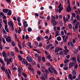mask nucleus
I'll use <instances>...</instances> for the list:
<instances>
[{"mask_svg":"<svg viewBox=\"0 0 80 80\" xmlns=\"http://www.w3.org/2000/svg\"><path fill=\"white\" fill-rule=\"evenodd\" d=\"M10 22L9 21L8 22V25H9L10 27H12V28H11V29L12 30H14V28L13 27V23L12 21H10Z\"/></svg>","mask_w":80,"mask_h":80,"instance_id":"1","label":"nucleus"},{"mask_svg":"<svg viewBox=\"0 0 80 80\" xmlns=\"http://www.w3.org/2000/svg\"><path fill=\"white\" fill-rule=\"evenodd\" d=\"M26 58L27 60H28L29 62H30V63H32V62H33V59L31 57H30L29 56H27L26 57Z\"/></svg>","mask_w":80,"mask_h":80,"instance_id":"2","label":"nucleus"},{"mask_svg":"<svg viewBox=\"0 0 80 80\" xmlns=\"http://www.w3.org/2000/svg\"><path fill=\"white\" fill-rule=\"evenodd\" d=\"M75 65V62H74L73 61H72V62H70L69 64V68H72L73 67V66H74Z\"/></svg>","mask_w":80,"mask_h":80,"instance_id":"3","label":"nucleus"},{"mask_svg":"<svg viewBox=\"0 0 80 80\" xmlns=\"http://www.w3.org/2000/svg\"><path fill=\"white\" fill-rule=\"evenodd\" d=\"M22 64H24V65L26 64V65L27 66L28 65V62H27V60H25V61L24 60H22Z\"/></svg>","mask_w":80,"mask_h":80,"instance_id":"4","label":"nucleus"},{"mask_svg":"<svg viewBox=\"0 0 80 80\" xmlns=\"http://www.w3.org/2000/svg\"><path fill=\"white\" fill-rule=\"evenodd\" d=\"M51 46H52V44L51 43L49 45H48L46 47V48H45L46 50H48V49H49V48H50V47Z\"/></svg>","mask_w":80,"mask_h":80,"instance_id":"5","label":"nucleus"},{"mask_svg":"<svg viewBox=\"0 0 80 80\" xmlns=\"http://www.w3.org/2000/svg\"><path fill=\"white\" fill-rule=\"evenodd\" d=\"M71 60L74 61L73 62L74 63H75L77 62V58L74 57H73L72 58Z\"/></svg>","mask_w":80,"mask_h":80,"instance_id":"6","label":"nucleus"},{"mask_svg":"<svg viewBox=\"0 0 80 80\" xmlns=\"http://www.w3.org/2000/svg\"><path fill=\"white\" fill-rule=\"evenodd\" d=\"M2 12L3 13H7L8 12V9H3L2 10Z\"/></svg>","mask_w":80,"mask_h":80,"instance_id":"7","label":"nucleus"},{"mask_svg":"<svg viewBox=\"0 0 80 80\" xmlns=\"http://www.w3.org/2000/svg\"><path fill=\"white\" fill-rule=\"evenodd\" d=\"M80 25V22H77V23L75 25L74 28L75 29H77V28H78V25Z\"/></svg>","mask_w":80,"mask_h":80,"instance_id":"8","label":"nucleus"},{"mask_svg":"<svg viewBox=\"0 0 80 80\" xmlns=\"http://www.w3.org/2000/svg\"><path fill=\"white\" fill-rule=\"evenodd\" d=\"M6 40L7 42H9V43H10L12 42V39L10 38H6Z\"/></svg>","mask_w":80,"mask_h":80,"instance_id":"9","label":"nucleus"},{"mask_svg":"<svg viewBox=\"0 0 80 80\" xmlns=\"http://www.w3.org/2000/svg\"><path fill=\"white\" fill-rule=\"evenodd\" d=\"M53 26L54 27V26H56L57 24V21H56V20H53Z\"/></svg>","mask_w":80,"mask_h":80,"instance_id":"10","label":"nucleus"},{"mask_svg":"<svg viewBox=\"0 0 80 80\" xmlns=\"http://www.w3.org/2000/svg\"><path fill=\"white\" fill-rule=\"evenodd\" d=\"M68 9V8L67 7V12H71L72 11V8H69Z\"/></svg>","mask_w":80,"mask_h":80,"instance_id":"11","label":"nucleus"},{"mask_svg":"<svg viewBox=\"0 0 80 80\" xmlns=\"http://www.w3.org/2000/svg\"><path fill=\"white\" fill-rule=\"evenodd\" d=\"M22 75H23L24 78H26V77H27V74L24 72H22Z\"/></svg>","mask_w":80,"mask_h":80,"instance_id":"12","label":"nucleus"},{"mask_svg":"<svg viewBox=\"0 0 80 80\" xmlns=\"http://www.w3.org/2000/svg\"><path fill=\"white\" fill-rule=\"evenodd\" d=\"M46 57L47 59H50V58H52V56L51 55V56H50V55L49 54L48 55L46 56Z\"/></svg>","mask_w":80,"mask_h":80,"instance_id":"13","label":"nucleus"},{"mask_svg":"<svg viewBox=\"0 0 80 80\" xmlns=\"http://www.w3.org/2000/svg\"><path fill=\"white\" fill-rule=\"evenodd\" d=\"M68 77L70 79V80H73V78H72V76L71 74H70L69 75Z\"/></svg>","mask_w":80,"mask_h":80,"instance_id":"14","label":"nucleus"},{"mask_svg":"<svg viewBox=\"0 0 80 80\" xmlns=\"http://www.w3.org/2000/svg\"><path fill=\"white\" fill-rule=\"evenodd\" d=\"M44 75V77L46 80H47V77H48V75H47V73H43Z\"/></svg>","mask_w":80,"mask_h":80,"instance_id":"15","label":"nucleus"},{"mask_svg":"<svg viewBox=\"0 0 80 80\" xmlns=\"http://www.w3.org/2000/svg\"><path fill=\"white\" fill-rule=\"evenodd\" d=\"M1 68L2 71H3V72H5V68L3 66L1 67Z\"/></svg>","mask_w":80,"mask_h":80,"instance_id":"16","label":"nucleus"},{"mask_svg":"<svg viewBox=\"0 0 80 80\" xmlns=\"http://www.w3.org/2000/svg\"><path fill=\"white\" fill-rule=\"evenodd\" d=\"M21 20V18H20V17H18V18H17V20L18 22H20Z\"/></svg>","mask_w":80,"mask_h":80,"instance_id":"17","label":"nucleus"},{"mask_svg":"<svg viewBox=\"0 0 80 80\" xmlns=\"http://www.w3.org/2000/svg\"><path fill=\"white\" fill-rule=\"evenodd\" d=\"M63 10V8L62 7H60L59 8V13H61V11Z\"/></svg>","mask_w":80,"mask_h":80,"instance_id":"18","label":"nucleus"},{"mask_svg":"<svg viewBox=\"0 0 80 80\" xmlns=\"http://www.w3.org/2000/svg\"><path fill=\"white\" fill-rule=\"evenodd\" d=\"M40 79H41V80H45V77L43 76V75H42V77H40Z\"/></svg>","mask_w":80,"mask_h":80,"instance_id":"19","label":"nucleus"},{"mask_svg":"<svg viewBox=\"0 0 80 80\" xmlns=\"http://www.w3.org/2000/svg\"><path fill=\"white\" fill-rule=\"evenodd\" d=\"M11 45H12V46H13V47L15 46V43L13 41H12Z\"/></svg>","mask_w":80,"mask_h":80,"instance_id":"20","label":"nucleus"},{"mask_svg":"<svg viewBox=\"0 0 80 80\" xmlns=\"http://www.w3.org/2000/svg\"><path fill=\"white\" fill-rule=\"evenodd\" d=\"M59 24L60 25V26H63V23H62V21H59L58 22Z\"/></svg>","mask_w":80,"mask_h":80,"instance_id":"21","label":"nucleus"},{"mask_svg":"<svg viewBox=\"0 0 80 80\" xmlns=\"http://www.w3.org/2000/svg\"><path fill=\"white\" fill-rule=\"evenodd\" d=\"M80 16H79V15H78L76 16V18L78 20H80Z\"/></svg>","mask_w":80,"mask_h":80,"instance_id":"22","label":"nucleus"},{"mask_svg":"<svg viewBox=\"0 0 80 80\" xmlns=\"http://www.w3.org/2000/svg\"><path fill=\"white\" fill-rule=\"evenodd\" d=\"M28 32H32V28H28Z\"/></svg>","mask_w":80,"mask_h":80,"instance_id":"23","label":"nucleus"},{"mask_svg":"<svg viewBox=\"0 0 80 80\" xmlns=\"http://www.w3.org/2000/svg\"><path fill=\"white\" fill-rule=\"evenodd\" d=\"M24 28H26L28 27V24H23Z\"/></svg>","mask_w":80,"mask_h":80,"instance_id":"24","label":"nucleus"},{"mask_svg":"<svg viewBox=\"0 0 80 80\" xmlns=\"http://www.w3.org/2000/svg\"><path fill=\"white\" fill-rule=\"evenodd\" d=\"M18 70L19 73H21V72H22V69H20V68H18Z\"/></svg>","mask_w":80,"mask_h":80,"instance_id":"25","label":"nucleus"},{"mask_svg":"<svg viewBox=\"0 0 80 80\" xmlns=\"http://www.w3.org/2000/svg\"><path fill=\"white\" fill-rule=\"evenodd\" d=\"M68 27L70 29H72V24H69Z\"/></svg>","mask_w":80,"mask_h":80,"instance_id":"26","label":"nucleus"},{"mask_svg":"<svg viewBox=\"0 0 80 80\" xmlns=\"http://www.w3.org/2000/svg\"><path fill=\"white\" fill-rule=\"evenodd\" d=\"M10 54L12 57H14V52H10Z\"/></svg>","mask_w":80,"mask_h":80,"instance_id":"27","label":"nucleus"},{"mask_svg":"<svg viewBox=\"0 0 80 80\" xmlns=\"http://www.w3.org/2000/svg\"><path fill=\"white\" fill-rule=\"evenodd\" d=\"M46 66H50L51 65V64L50 62H47L46 63Z\"/></svg>","mask_w":80,"mask_h":80,"instance_id":"28","label":"nucleus"},{"mask_svg":"<svg viewBox=\"0 0 80 80\" xmlns=\"http://www.w3.org/2000/svg\"><path fill=\"white\" fill-rule=\"evenodd\" d=\"M48 70H49V72L51 73H53V71L51 70V69H50V68H49L48 69Z\"/></svg>","mask_w":80,"mask_h":80,"instance_id":"29","label":"nucleus"},{"mask_svg":"<svg viewBox=\"0 0 80 80\" xmlns=\"http://www.w3.org/2000/svg\"><path fill=\"white\" fill-rule=\"evenodd\" d=\"M53 72L54 74L56 75H57V74H58V73H57V70H56V69L54 70Z\"/></svg>","mask_w":80,"mask_h":80,"instance_id":"30","label":"nucleus"},{"mask_svg":"<svg viewBox=\"0 0 80 80\" xmlns=\"http://www.w3.org/2000/svg\"><path fill=\"white\" fill-rule=\"evenodd\" d=\"M57 40H58V41H60L62 40V38H61V37H58L57 38Z\"/></svg>","mask_w":80,"mask_h":80,"instance_id":"31","label":"nucleus"},{"mask_svg":"<svg viewBox=\"0 0 80 80\" xmlns=\"http://www.w3.org/2000/svg\"><path fill=\"white\" fill-rule=\"evenodd\" d=\"M51 18L52 20H55V19H56L55 17L53 16H51Z\"/></svg>","mask_w":80,"mask_h":80,"instance_id":"32","label":"nucleus"},{"mask_svg":"<svg viewBox=\"0 0 80 80\" xmlns=\"http://www.w3.org/2000/svg\"><path fill=\"white\" fill-rule=\"evenodd\" d=\"M72 17H76V14L75 13H72Z\"/></svg>","mask_w":80,"mask_h":80,"instance_id":"33","label":"nucleus"},{"mask_svg":"<svg viewBox=\"0 0 80 80\" xmlns=\"http://www.w3.org/2000/svg\"><path fill=\"white\" fill-rule=\"evenodd\" d=\"M34 14L35 17H37L39 16V14L37 13H35Z\"/></svg>","mask_w":80,"mask_h":80,"instance_id":"34","label":"nucleus"},{"mask_svg":"<svg viewBox=\"0 0 80 80\" xmlns=\"http://www.w3.org/2000/svg\"><path fill=\"white\" fill-rule=\"evenodd\" d=\"M2 41L4 44H5V43H6V42L5 41V39H4L3 38H2Z\"/></svg>","mask_w":80,"mask_h":80,"instance_id":"35","label":"nucleus"},{"mask_svg":"<svg viewBox=\"0 0 80 80\" xmlns=\"http://www.w3.org/2000/svg\"><path fill=\"white\" fill-rule=\"evenodd\" d=\"M69 62V60L66 59V60H65L64 61V63H68Z\"/></svg>","mask_w":80,"mask_h":80,"instance_id":"36","label":"nucleus"},{"mask_svg":"<svg viewBox=\"0 0 80 80\" xmlns=\"http://www.w3.org/2000/svg\"><path fill=\"white\" fill-rule=\"evenodd\" d=\"M42 60L44 62H45V58L44 57H42Z\"/></svg>","mask_w":80,"mask_h":80,"instance_id":"37","label":"nucleus"},{"mask_svg":"<svg viewBox=\"0 0 80 80\" xmlns=\"http://www.w3.org/2000/svg\"><path fill=\"white\" fill-rule=\"evenodd\" d=\"M3 22H4L5 25H7V21L6 20H3Z\"/></svg>","mask_w":80,"mask_h":80,"instance_id":"38","label":"nucleus"},{"mask_svg":"<svg viewBox=\"0 0 80 80\" xmlns=\"http://www.w3.org/2000/svg\"><path fill=\"white\" fill-rule=\"evenodd\" d=\"M73 75H76L77 74V72L75 71V70H74L73 71Z\"/></svg>","mask_w":80,"mask_h":80,"instance_id":"39","label":"nucleus"},{"mask_svg":"<svg viewBox=\"0 0 80 80\" xmlns=\"http://www.w3.org/2000/svg\"><path fill=\"white\" fill-rule=\"evenodd\" d=\"M15 50H16L17 52H18V48H17V47H15Z\"/></svg>","mask_w":80,"mask_h":80,"instance_id":"40","label":"nucleus"},{"mask_svg":"<svg viewBox=\"0 0 80 80\" xmlns=\"http://www.w3.org/2000/svg\"><path fill=\"white\" fill-rule=\"evenodd\" d=\"M50 16H48L47 17V20L48 21H49L50 20Z\"/></svg>","mask_w":80,"mask_h":80,"instance_id":"41","label":"nucleus"},{"mask_svg":"<svg viewBox=\"0 0 80 80\" xmlns=\"http://www.w3.org/2000/svg\"><path fill=\"white\" fill-rule=\"evenodd\" d=\"M37 40H38V41H40V40H41V38L40 36H38L37 37Z\"/></svg>","mask_w":80,"mask_h":80,"instance_id":"42","label":"nucleus"},{"mask_svg":"<svg viewBox=\"0 0 80 80\" xmlns=\"http://www.w3.org/2000/svg\"><path fill=\"white\" fill-rule=\"evenodd\" d=\"M10 62L9 60H8V59L7 58V65H8V64H10Z\"/></svg>","mask_w":80,"mask_h":80,"instance_id":"43","label":"nucleus"},{"mask_svg":"<svg viewBox=\"0 0 80 80\" xmlns=\"http://www.w3.org/2000/svg\"><path fill=\"white\" fill-rule=\"evenodd\" d=\"M59 55H63V51H61L59 52Z\"/></svg>","mask_w":80,"mask_h":80,"instance_id":"44","label":"nucleus"},{"mask_svg":"<svg viewBox=\"0 0 80 80\" xmlns=\"http://www.w3.org/2000/svg\"><path fill=\"white\" fill-rule=\"evenodd\" d=\"M34 56L35 57H36V58H37V57H38V55L37 53H36L35 55Z\"/></svg>","mask_w":80,"mask_h":80,"instance_id":"45","label":"nucleus"},{"mask_svg":"<svg viewBox=\"0 0 80 80\" xmlns=\"http://www.w3.org/2000/svg\"><path fill=\"white\" fill-rule=\"evenodd\" d=\"M38 61L40 62L41 61V57L39 56V57L38 58Z\"/></svg>","mask_w":80,"mask_h":80,"instance_id":"46","label":"nucleus"},{"mask_svg":"<svg viewBox=\"0 0 80 80\" xmlns=\"http://www.w3.org/2000/svg\"><path fill=\"white\" fill-rule=\"evenodd\" d=\"M37 73L38 75H40L41 74V72H40V71H38L37 72Z\"/></svg>","mask_w":80,"mask_h":80,"instance_id":"47","label":"nucleus"},{"mask_svg":"<svg viewBox=\"0 0 80 80\" xmlns=\"http://www.w3.org/2000/svg\"><path fill=\"white\" fill-rule=\"evenodd\" d=\"M7 15H8V16H11V15H12V13L11 12H8L7 13Z\"/></svg>","mask_w":80,"mask_h":80,"instance_id":"48","label":"nucleus"},{"mask_svg":"<svg viewBox=\"0 0 80 80\" xmlns=\"http://www.w3.org/2000/svg\"><path fill=\"white\" fill-rule=\"evenodd\" d=\"M25 38L26 40H27L28 39V38H29V36H28V35H26L25 36Z\"/></svg>","mask_w":80,"mask_h":80,"instance_id":"49","label":"nucleus"},{"mask_svg":"<svg viewBox=\"0 0 80 80\" xmlns=\"http://www.w3.org/2000/svg\"><path fill=\"white\" fill-rule=\"evenodd\" d=\"M78 68V65L77 64H76L75 65V66L74 67V68L75 69H77Z\"/></svg>","mask_w":80,"mask_h":80,"instance_id":"50","label":"nucleus"},{"mask_svg":"<svg viewBox=\"0 0 80 80\" xmlns=\"http://www.w3.org/2000/svg\"><path fill=\"white\" fill-rule=\"evenodd\" d=\"M18 57L21 61H22V57H21V56L19 55Z\"/></svg>","mask_w":80,"mask_h":80,"instance_id":"51","label":"nucleus"},{"mask_svg":"<svg viewBox=\"0 0 80 80\" xmlns=\"http://www.w3.org/2000/svg\"><path fill=\"white\" fill-rule=\"evenodd\" d=\"M45 72H46V73H49V72L48 71V70L47 69H45Z\"/></svg>","mask_w":80,"mask_h":80,"instance_id":"52","label":"nucleus"},{"mask_svg":"<svg viewBox=\"0 0 80 80\" xmlns=\"http://www.w3.org/2000/svg\"><path fill=\"white\" fill-rule=\"evenodd\" d=\"M77 61L79 63H80V60L79 59V56H78L77 57Z\"/></svg>","mask_w":80,"mask_h":80,"instance_id":"53","label":"nucleus"},{"mask_svg":"<svg viewBox=\"0 0 80 80\" xmlns=\"http://www.w3.org/2000/svg\"><path fill=\"white\" fill-rule=\"evenodd\" d=\"M61 33V35H64V32H63V31H62Z\"/></svg>","mask_w":80,"mask_h":80,"instance_id":"54","label":"nucleus"},{"mask_svg":"<svg viewBox=\"0 0 80 80\" xmlns=\"http://www.w3.org/2000/svg\"><path fill=\"white\" fill-rule=\"evenodd\" d=\"M63 20H64L65 23H66L67 22V21H66V19H65V18L64 16L63 17Z\"/></svg>","mask_w":80,"mask_h":80,"instance_id":"55","label":"nucleus"},{"mask_svg":"<svg viewBox=\"0 0 80 80\" xmlns=\"http://www.w3.org/2000/svg\"><path fill=\"white\" fill-rule=\"evenodd\" d=\"M58 50L59 52H60V50H63V49H62V48H59L58 47Z\"/></svg>","mask_w":80,"mask_h":80,"instance_id":"56","label":"nucleus"},{"mask_svg":"<svg viewBox=\"0 0 80 80\" xmlns=\"http://www.w3.org/2000/svg\"><path fill=\"white\" fill-rule=\"evenodd\" d=\"M13 19L14 20H15V21H17V18H16V17H15L13 16Z\"/></svg>","mask_w":80,"mask_h":80,"instance_id":"57","label":"nucleus"},{"mask_svg":"<svg viewBox=\"0 0 80 80\" xmlns=\"http://www.w3.org/2000/svg\"><path fill=\"white\" fill-rule=\"evenodd\" d=\"M2 18L3 19H6V18H7V17L5 15H3V16H2Z\"/></svg>","mask_w":80,"mask_h":80,"instance_id":"58","label":"nucleus"},{"mask_svg":"<svg viewBox=\"0 0 80 80\" xmlns=\"http://www.w3.org/2000/svg\"><path fill=\"white\" fill-rule=\"evenodd\" d=\"M42 20H39L38 21V25H39L40 24V22H42Z\"/></svg>","mask_w":80,"mask_h":80,"instance_id":"59","label":"nucleus"},{"mask_svg":"<svg viewBox=\"0 0 80 80\" xmlns=\"http://www.w3.org/2000/svg\"><path fill=\"white\" fill-rule=\"evenodd\" d=\"M63 68L64 70H68V68L67 67H65Z\"/></svg>","mask_w":80,"mask_h":80,"instance_id":"60","label":"nucleus"},{"mask_svg":"<svg viewBox=\"0 0 80 80\" xmlns=\"http://www.w3.org/2000/svg\"><path fill=\"white\" fill-rule=\"evenodd\" d=\"M56 28H57L56 27H53L54 31L55 32L57 31V29Z\"/></svg>","mask_w":80,"mask_h":80,"instance_id":"61","label":"nucleus"},{"mask_svg":"<svg viewBox=\"0 0 80 80\" xmlns=\"http://www.w3.org/2000/svg\"><path fill=\"white\" fill-rule=\"evenodd\" d=\"M3 57L4 58H7V54H4L3 55Z\"/></svg>","mask_w":80,"mask_h":80,"instance_id":"62","label":"nucleus"},{"mask_svg":"<svg viewBox=\"0 0 80 80\" xmlns=\"http://www.w3.org/2000/svg\"><path fill=\"white\" fill-rule=\"evenodd\" d=\"M0 15H2V16H3V15H4V13H3V12H1L0 13Z\"/></svg>","mask_w":80,"mask_h":80,"instance_id":"63","label":"nucleus"},{"mask_svg":"<svg viewBox=\"0 0 80 80\" xmlns=\"http://www.w3.org/2000/svg\"><path fill=\"white\" fill-rule=\"evenodd\" d=\"M59 52V51H58V48L57 50L56 49H55V53H57V52Z\"/></svg>","mask_w":80,"mask_h":80,"instance_id":"64","label":"nucleus"}]
</instances>
